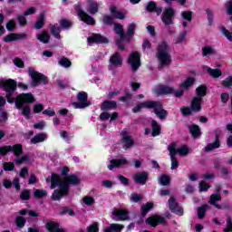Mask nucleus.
<instances>
[{
    "label": "nucleus",
    "mask_w": 232,
    "mask_h": 232,
    "mask_svg": "<svg viewBox=\"0 0 232 232\" xmlns=\"http://www.w3.org/2000/svg\"><path fill=\"white\" fill-rule=\"evenodd\" d=\"M220 185L216 186L215 193L210 196L208 200V204L211 206H215L217 209H222V206H220L217 202H220L222 200V196H220Z\"/></svg>",
    "instance_id": "12"
},
{
    "label": "nucleus",
    "mask_w": 232,
    "mask_h": 232,
    "mask_svg": "<svg viewBox=\"0 0 232 232\" xmlns=\"http://www.w3.org/2000/svg\"><path fill=\"white\" fill-rule=\"evenodd\" d=\"M21 113L24 117H25V119H29L30 113H32V108L26 105L24 107Z\"/></svg>",
    "instance_id": "52"
},
{
    "label": "nucleus",
    "mask_w": 232,
    "mask_h": 232,
    "mask_svg": "<svg viewBox=\"0 0 232 232\" xmlns=\"http://www.w3.org/2000/svg\"><path fill=\"white\" fill-rule=\"evenodd\" d=\"M221 34H223V35H225V37L228 40V41H232V35L231 33L229 31H227V29L226 28H221Z\"/></svg>",
    "instance_id": "61"
},
{
    "label": "nucleus",
    "mask_w": 232,
    "mask_h": 232,
    "mask_svg": "<svg viewBox=\"0 0 232 232\" xmlns=\"http://www.w3.org/2000/svg\"><path fill=\"white\" fill-rule=\"evenodd\" d=\"M109 70H115L118 66H122V56L119 53H114L109 59Z\"/></svg>",
    "instance_id": "14"
},
{
    "label": "nucleus",
    "mask_w": 232,
    "mask_h": 232,
    "mask_svg": "<svg viewBox=\"0 0 232 232\" xmlns=\"http://www.w3.org/2000/svg\"><path fill=\"white\" fill-rule=\"evenodd\" d=\"M189 132L191 133L193 139H198V137H200L202 133L200 132V128L198 125H192L189 127Z\"/></svg>",
    "instance_id": "36"
},
{
    "label": "nucleus",
    "mask_w": 232,
    "mask_h": 232,
    "mask_svg": "<svg viewBox=\"0 0 232 232\" xmlns=\"http://www.w3.org/2000/svg\"><path fill=\"white\" fill-rule=\"evenodd\" d=\"M147 12H154L157 15H160L162 14V6L157 5V4L153 1L148 2L146 5Z\"/></svg>",
    "instance_id": "26"
},
{
    "label": "nucleus",
    "mask_w": 232,
    "mask_h": 232,
    "mask_svg": "<svg viewBox=\"0 0 232 232\" xmlns=\"http://www.w3.org/2000/svg\"><path fill=\"white\" fill-rule=\"evenodd\" d=\"M207 72L213 77V79H218V77L222 75V72L218 69L208 68Z\"/></svg>",
    "instance_id": "46"
},
{
    "label": "nucleus",
    "mask_w": 232,
    "mask_h": 232,
    "mask_svg": "<svg viewBox=\"0 0 232 232\" xmlns=\"http://www.w3.org/2000/svg\"><path fill=\"white\" fill-rule=\"evenodd\" d=\"M146 224H149V226H151L152 227H157L159 224H164L166 222V219L160 216H152L146 219Z\"/></svg>",
    "instance_id": "24"
},
{
    "label": "nucleus",
    "mask_w": 232,
    "mask_h": 232,
    "mask_svg": "<svg viewBox=\"0 0 232 232\" xmlns=\"http://www.w3.org/2000/svg\"><path fill=\"white\" fill-rule=\"evenodd\" d=\"M6 29L8 30V32H14V30H15V21L10 20L9 22H7Z\"/></svg>",
    "instance_id": "59"
},
{
    "label": "nucleus",
    "mask_w": 232,
    "mask_h": 232,
    "mask_svg": "<svg viewBox=\"0 0 232 232\" xmlns=\"http://www.w3.org/2000/svg\"><path fill=\"white\" fill-rule=\"evenodd\" d=\"M150 209H153V202H147L141 207V216L146 217Z\"/></svg>",
    "instance_id": "41"
},
{
    "label": "nucleus",
    "mask_w": 232,
    "mask_h": 232,
    "mask_svg": "<svg viewBox=\"0 0 232 232\" xmlns=\"http://www.w3.org/2000/svg\"><path fill=\"white\" fill-rule=\"evenodd\" d=\"M82 202L86 205V206H93V204L95 203V199L92 197H84L82 199Z\"/></svg>",
    "instance_id": "55"
},
{
    "label": "nucleus",
    "mask_w": 232,
    "mask_h": 232,
    "mask_svg": "<svg viewBox=\"0 0 232 232\" xmlns=\"http://www.w3.org/2000/svg\"><path fill=\"white\" fill-rule=\"evenodd\" d=\"M112 220L115 222H124L130 220V213L126 209L114 208L112 210Z\"/></svg>",
    "instance_id": "11"
},
{
    "label": "nucleus",
    "mask_w": 232,
    "mask_h": 232,
    "mask_svg": "<svg viewBox=\"0 0 232 232\" xmlns=\"http://www.w3.org/2000/svg\"><path fill=\"white\" fill-rule=\"evenodd\" d=\"M218 148H220V140L218 139V135H217L214 142L209 143L205 147V151H213V150Z\"/></svg>",
    "instance_id": "30"
},
{
    "label": "nucleus",
    "mask_w": 232,
    "mask_h": 232,
    "mask_svg": "<svg viewBox=\"0 0 232 232\" xmlns=\"http://www.w3.org/2000/svg\"><path fill=\"white\" fill-rule=\"evenodd\" d=\"M46 18V15L42 13L40 14L36 23L34 24V28L36 30H41V28H43V26H44V19Z\"/></svg>",
    "instance_id": "34"
},
{
    "label": "nucleus",
    "mask_w": 232,
    "mask_h": 232,
    "mask_svg": "<svg viewBox=\"0 0 232 232\" xmlns=\"http://www.w3.org/2000/svg\"><path fill=\"white\" fill-rule=\"evenodd\" d=\"M76 14L85 23V24H91V26H93L95 24V20L91 15L87 14L86 12H84L82 9H81L80 5L75 6Z\"/></svg>",
    "instance_id": "13"
},
{
    "label": "nucleus",
    "mask_w": 232,
    "mask_h": 232,
    "mask_svg": "<svg viewBox=\"0 0 232 232\" xmlns=\"http://www.w3.org/2000/svg\"><path fill=\"white\" fill-rule=\"evenodd\" d=\"M79 182H81V179L75 174L65 177L63 180L61 179V176L52 174L51 189H55V188H58L53 191L51 197L52 200H61L63 197H66V195H68L70 184L75 186L79 184Z\"/></svg>",
    "instance_id": "2"
},
{
    "label": "nucleus",
    "mask_w": 232,
    "mask_h": 232,
    "mask_svg": "<svg viewBox=\"0 0 232 232\" xmlns=\"http://www.w3.org/2000/svg\"><path fill=\"white\" fill-rule=\"evenodd\" d=\"M117 107V102L113 101H107L102 103L101 110H113Z\"/></svg>",
    "instance_id": "35"
},
{
    "label": "nucleus",
    "mask_w": 232,
    "mask_h": 232,
    "mask_svg": "<svg viewBox=\"0 0 232 232\" xmlns=\"http://www.w3.org/2000/svg\"><path fill=\"white\" fill-rule=\"evenodd\" d=\"M169 208L172 213L182 217L184 215V209L177 203V199L175 198H169Z\"/></svg>",
    "instance_id": "19"
},
{
    "label": "nucleus",
    "mask_w": 232,
    "mask_h": 232,
    "mask_svg": "<svg viewBox=\"0 0 232 232\" xmlns=\"http://www.w3.org/2000/svg\"><path fill=\"white\" fill-rule=\"evenodd\" d=\"M129 64H130L133 72H137L140 66V53L139 52H133L129 56Z\"/></svg>",
    "instance_id": "17"
},
{
    "label": "nucleus",
    "mask_w": 232,
    "mask_h": 232,
    "mask_svg": "<svg viewBox=\"0 0 232 232\" xmlns=\"http://www.w3.org/2000/svg\"><path fill=\"white\" fill-rule=\"evenodd\" d=\"M122 229H124V225L112 223L104 229V232H122Z\"/></svg>",
    "instance_id": "28"
},
{
    "label": "nucleus",
    "mask_w": 232,
    "mask_h": 232,
    "mask_svg": "<svg viewBox=\"0 0 232 232\" xmlns=\"http://www.w3.org/2000/svg\"><path fill=\"white\" fill-rule=\"evenodd\" d=\"M176 153H179L180 157H186L189 153V149L188 146L182 145L179 148H176Z\"/></svg>",
    "instance_id": "42"
},
{
    "label": "nucleus",
    "mask_w": 232,
    "mask_h": 232,
    "mask_svg": "<svg viewBox=\"0 0 232 232\" xmlns=\"http://www.w3.org/2000/svg\"><path fill=\"white\" fill-rule=\"evenodd\" d=\"M34 195L35 198H44V197H46L48 195V192L43 189H35Z\"/></svg>",
    "instance_id": "49"
},
{
    "label": "nucleus",
    "mask_w": 232,
    "mask_h": 232,
    "mask_svg": "<svg viewBox=\"0 0 232 232\" xmlns=\"http://www.w3.org/2000/svg\"><path fill=\"white\" fill-rule=\"evenodd\" d=\"M48 139V134L40 133L31 139V144H39V142H44Z\"/></svg>",
    "instance_id": "31"
},
{
    "label": "nucleus",
    "mask_w": 232,
    "mask_h": 232,
    "mask_svg": "<svg viewBox=\"0 0 232 232\" xmlns=\"http://www.w3.org/2000/svg\"><path fill=\"white\" fill-rule=\"evenodd\" d=\"M193 82H195V79L188 78L180 84V88L184 91L188 90L189 88H191V86H193Z\"/></svg>",
    "instance_id": "40"
},
{
    "label": "nucleus",
    "mask_w": 232,
    "mask_h": 232,
    "mask_svg": "<svg viewBox=\"0 0 232 232\" xmlns=\"http://www.w3.org/2000/svg\"><path fill=\"white\" fill-rule=\"evenodd\" d=\"M121 148L125 150H128L133 146H135V141H133V138L128 132V129H123L121 131Z\"/></svg>",
    "instance_id": "7"
},
{
    "label": "nucleus",
    "mask_w": 232,
    "mask_h": 232,
    "mask_svg": "<svg viewBox=\"0 0 232 232\" xmlns=\"http://www.w3.org/2000/svg\"><path fill=\"white\" fill-rule=\"evenodd\" d=\"M173 17H175V10L171 7H167L161 14V21L165 26H169L173 24Z\"/></svg>",
    "instance_id": "10"
},
{
    "label": "nucleus",
    "mask_w": 232,
    "mask_h": 232,
    "mask_svg": "<svg viewBox=\"0 0 232 232\" xmlns=\"http://www.w3.org/2000/svg\"><path fill=\"white\" fill-rule=\"evenodd\" d=\"M170 156L171 167L170 169H177L179 168V160H177V145L172 143L168 148Z\"/></svg>",
    "instance_id": "15"
},
{
    "label": "nucleus",
    "mask_w": 232,
    "mask_h": 232,
    "mask_svg": "<svg viewBox=\"0 0 232 232\" xmlns=\"http://www.w3.org/2000/svg\"><path fill=\"white\" fill-rule=\"evenodd\" d=\"M87 12L92 14H97V12H99V5L94 1L89 2L87 5Z\"/></svg>",
    "instance_id": "33"
},
{
    "label": "nucleus",
    "mask_w": 232,
    "mask_h": 232,
    "mask_svg": "<svg viewBox=\"0 0 232 232\" xmlns=\"http://www.w3.org/2000/svg\"><path fill=\"white\" fill-rule=\"evenodd\" d=\"M208 19V24L211 26L213 24V12L210 9L206 10Z\"/></svg>",
    "instance_id": "64"
},
{
    "label": "nucleus",
    "mask_w": 232,
    "mask_h": 232,
    "mask_svg": "<svg viewBox=\"0 0 232 232\" xmlns=\"http://www.w3.org/2000/svg\"><path fill=\"white\" fill-rule=\"evenodd\" d=\"M28 73L32 79V82H31L32 88H37V86H39L41 84L48 83V77H46L43 73L35 71V69L29 67Z\"/></svg>",
    "instance_id": "5"
},
{
    "label": "nucleus",
    "mask_w": 232,
    "mask_h": 232,
    "mask_svg": "<svg viewBox=\"0 0 232 232\" xmlns=\"http://www.w3.org/2000/svg\"><path fill=\"white\" fill-rule=\"evenodd\" d=\"M58 64H59V66H62V68H71L72 67V62L70 61V59H68L64 56L62 57L58 61Z\"/></svg>",
    "instance_id": "39"
},
{
    "label": "nucleus",
    "mask_w": 232,
    "mask_h": 232,
    "mask_svg": "<svg viewBox=\"0 0 232 232\" xmlns=\"http://www.w3.org/2000/svg\"><path fill=\"white\" fill-rule=\"evenodd\" d=\"M209 189V186L205 181L199 182V191H208Z\"/></svg>",
    "instance_id": "63"
},
{
    "label": "nucleus",
    "mask_w": 232,
    "mask_h": 232,
    "mask_svg": "<svg viewBox=\"0 0 232 232\" xmlns=\"http://www.w3.org/2000/svg\"><path fill=\"white\" fill-rule=\"evenodd\" d=\"M223 232H232V218L227 217L226 227L223 229Z\"/></svg>",
    "instance_id": "50"
},
{
    "label": "nucleus",
    "mask_w": 232,
    "mask_h": 232,
    "mask_svg": "<svg viewBox=\"0 0 232 232\" xmlns=\"http://www.w3.org/2000/svg\"><path fill=\"white\" fill-rule=\"evenodd\" d=\"M113 181H111V180H103V181H102V183H101V185H102V188H113Z\"/></svg>",
    "instance_id": "60"
},
{
    "label": "nucleus",
    "mask_w": 232,
    "mask_h": 232,
    "mask_svg": "<svg viewBox=\"0 0 232 232\" xmlns=\"http://www.w3.org/2000/svg\"><path fill=\"white\" fill-rule=\"evenodd\" d=\"M20 198L22 200H29L30 199V191H28V190L22 191V193L20 195Z\"/></svg>",
    "instance_id": "62"
},
{
    "label": "nucleus",
    "mask_w": 232,
    "mask_h": 232,
    "mask_svg": "<svg viewBox=\"0 0 232 232\" xmlns=\"http://www.w3.org/2000/svg\"><path fill=\"white\" fill-rule=\"evenodd\" d=\"M222 86H224V88H230V86H232V76H228L227 78H226L222 82Z\"/></svg>",
    "instance_id": "56"
},
{
    "label": "nucleus",
    "mask_w": 232,
    "mask_h": 232,
    "mask_svg": "<svg viewBox=\"0 0 232 232\" xmlns=\"http://www.w3.org/2000/svg\"><path fill=\"white\" fill-rule=\"evenodd\" d=\"M46 228L49 232H65L64 228L60 224L55 222H49L46 224Z\"/></svg>",
    "instance_id": "27"
},
{
    "label": "nucleus",
    "mask_w": 232,
    "mask_h": 232,
    "mask_svg": "<svg viewBox=\"0 0 232 232\" xmlns=\"http://www.w3.org/2000/svg\"><path fill=\"white\" fill-rule=\"evenodd\" d=\"M215 53V51L210 46H206L202 49V54L204 57H207L208 55H213Z\"/></svg>",
    "instance_id": "51"
},
{
    "label": "nucleus",
    "mask_w": 232,
    "mask_h": 232,
    "mask_svg": "<svg viewBox=\"0 0 232 232\" xmlns=\"http://www.w3.org/2000/svg\"><path fill=\"white\" fill-rule=\"evenodd\" d=\"M3 168L5 171H13L14 168H15V165L13 162H6L4 163Z\"/></svg>",
    "instance_id": "57"
},
{
    "label": "nucleus",
    "mask_w": 232,
    "mask_h": 232,
    "mask_svg": "<svg viewBox=\"0 0 232 232\" xmlns=\"http://www.w3.org/2000/svg\"><path fill=\"white\" fill-rule=\"evenodd\" d=\"M51 34L55 37L56 39H61V26H58L57 24L51 25Z\"/></svg>",
    "instance_id": "38"
},
{
    "label": "nucleus",
    "mask_w": 232,
    "mask_h": 232,
    "mask_svg": "<svg viewBox=\"0 0 232 232\" xmlns=\"http://www.w3.org/2000/svg\"><path fill=\"white\" fill-rule=\"evenodd\" d=\"M209 209L208 205H203L198 208V218L202 219L204 217H206V211Z\"/></svg>",
    "instance_id": "43"
},
{
    "label": "nucleus",
    "mask_w": 232,
    "mask_h": 232,
    "mask_svg": "<svg viewBox=\"0 0 232 232\" xmlns=\"http://www.w3.org/2000/svg\"><path fill=\"white\" fill-rule=\"evenodd\" d=\"M156 57L160 68L171 64V54L169 53V44H168V42H161L158 45Z\"/></svg>",
    "instance_id": "4"
},
{
    "label": "nucleus",
    "mask_w": 232,
    "mask_h": 232,
    "mask_svg": "<svg viewBox=\"0 0 232 232\" xmlns=\"http://www.w3.org/2000/svg\"><path fill=\"white\" fill-rule=\"evenodd\" d=\"M137 28V24L130 23L127 27V33L125 34V41L130 43L131 39H133V35H135V29Z\"/></svg>",
    "instance_id": "25"
},
{
    "label": "nucleus",
    "mask_w": 232,
    "mask_h": 232,
    "mask_svg": "<svg viewBox=\"0 0 232 232\" xmlns=\"http://www.w3.org/2000/svg\"><path fill=\"white\" fill-rule=\"evenodd\" d=\"M181 17L182 19H184L185 21H188L191 22L193 19V12L191 11H183L181 13Z\"/></svg>",
    "instance_id": "48"
},
{
    "label": "nucleus",
    "mask_w": 232,
    "mask_h": 232,
    "mask_svg": "<svg viewBox=\"0 0 232 232\" xmlns=\"http://www.w3.org/2000/svg\"><path fill=\"white\" fill-rule=\"evenodd\" d=\"M14 151V155L16 157H19L23 153V145L22 144H16L14 146H6L0 149V155H6L8 151Z\"/></svg>",
    "instance_id": "18"
},
{
    "label": "nucleus",
    "mask_w": 232,
    "mask_h": 232,
    "mask_svg": "<svg viewBox=\"0 0 232 232\" xmlns=\"http://www.w3.org/2000/svg\"><path fill=\"white\" fill-rule=\"evenodd\" d=\"M111 12L116 19H124L126 17V14L121 11H117L115 7H111Z\"/></svg>",
    "instance_id": "45"
},
{
    "label": "nucleus",
    "mask_w": 232,
    "mask_h": 232,
    "mask_svg": "<svg viewBox=\"0 0 232 232\" xmlns=\"http://www.w3.org/2000/svg\"><path fill=\"white\" fill-rule=\"evenodd\" d=\"M151 127H152V137H158V135H160V125L157 122V121L152 120Z\"/></svg>",
    "instance_id": "37"
},
{
    "label": "nucleus",
    "mask_w": 232,
    "mask_h": 232,
    "mask_svg": "<svg viewBox=\"0 0 232 232\" xmlns=\"http://www.w3.org/2000/svg\"><path fill=\"white\" fill-rule=\"evenodd\" d=\"M142 108H147V109H152L154 110L155 115L159 117L161 121L166 119L168 117V111L166 110L162 109V103L160 102H155V101H147L143 102L137 106H135L132 109L133 113H139Z\"/></svg>",
    "instance_id": "3"
},
{
    "label": "nucleus",
    "mask_w": 232,
    "mask_h": 232,
    "mask_svg": "<svg viewBox=\"0 0 232 232\" xmlns=\"http://www.w3.org/2000/svg\"><path fill=\"white\" fill-rule=\"evenodd\" d=\"M128 164H130V161L126 158L112 159L107 162V169H109V171H113V169H115L128 166Z\"/></svg>",
    "instance_id": "8"
},
{
    "label": "nucleus",
    "mask_w": 232,
    "mask_h": 232,
    "mask_svg": "<svg viewBox=\"0 0 232 232\" xmlns=\"http://www.w3.org/2000/svg\"><path fill=\"white\" fill-rule=\"evenodd\" d=\"M87 232H99V223L95 222L87 227Z\"/></svg>",
    "instance_id": "54"
},
{
    "label": "nucleus",
    "mask_w": 232,
    "mask_h": 232,
    "mask_svg": "<svg viewBox=\"0 0 232 232\" xmlns=\"http://www.w3.org/2000/svg\"><path fill=\"white\" fill-rule=\"evenodd\" d=\"M174 88L168 85H158L154 89V93L156 95H169V93H173Z\"/></svg>",
    "instance_id": "23"
},
{
    "label": "nucleus",
    "mask_w": 232,
    "mask_h": 232,
    "mask_svg": "<svg viewBox=\"0 0 232 232\" xmlns=\"http://www.w3.org/2000/svg\"><path fill=\"white\" fill-rule=\"evenodd\" d=\"M186 35H188V33L186 31L180 33L179 35L176 38V44H180L184 43Z\"/></svg>",
    "instance_id": "53"
},
{
    "label": "nucleus",
    "mask_w": 232,
    "mask_h": 232,
    "mask_svg": "<svg viewBox=\"0 0 232 232\" xmlns=\"http://www.w3.org/2000/svg\"><path fill=\"white\" fill-rule=\"evenodd\" d=\"M59 23L61 28H63L64 30H69V28H72V26H73V23L67 19H62Z\"/></svg>",
    "instance_id": "44"
},
{
    "label": "nucleus",
    "mask_w": 232,
    "mask_h": 232,
    "mask_svg": "<svg viewBox=\"0 0 232 232\" xmlns=\"http://www.w3.org/2000/svg\"><path fill=\"white\" fill-rule=\"evenodd\" d=\"M114 32L117 34V35H120V39L116 42V44L119 48V50H124L125 47L122 44V41H125V34H124V29L122 28V25L119 24H114Z\"/></svg>",
    "instance_id": "16"
},
{
    "label": "nucleus",
    "mask_w": 232,
    "mask_h": 232,
    "mask_svg": "<svg viewBox=\"0 0 232 232\" xmlns=\"http://www.w3.org/2000/svg\"><path fill=\"white\" fill-rule=\"evenodd\" d=\"M158 182L160 186H169V182H171V179L169 178V176L166 174H161L158 178Z\"/></svg>",
    "instance_id": "32"
},
{
    "label": "nucleus",
    "mask_w": 232,
    "mask_h": 232,
    "mask_svg": "<svg viewBox=\"0 0 232 232\" xmlns=\"http://www.w3.org/2000/svg\"><path fill=\"white\" fill-rule=\"evenodd\" d=\"M25 222H26V220H24V218H23V217H17L15 219L17 227H24Z\"/></svg>",
    "instance_id": "58"
},
{
    "label": "nucleus",
    "mask_w": 232,
    "mask_h": 232,
    "mask_svg": "<svg viewBox=\"0 0 232 232\" xmlns=\"http://www.w3.org/2000/svg\"><path fill=\"white\" fill-rule=\"evenodd\" d=\"M36 39H38L40 43H44V44H48V43H50V34L46 31H42L36 34Z\"/></svg>",
    "instance_id": "29"
},
{
    "label": "nucleus",
    "mask_w": 232,
    "mask_h": 232,
    "mask_svg": "<svg viewBox=\"0 0 232 232\" xmlns=\"http://www.w3.org/2000/svg\"><path fill=\"white\" fill-rule=\"evenodd\" d=\"M78 97V101L79 102H73L72 106L77 110H82L84 108H88V106H90V104H92L89 101H88V93L84 92H81L78 93L77 95Z\"/></svg>",
    "instance_id": "9"
},
{
    "label": "nucleus",
    "mask_w": 232,
    "mask_h": 232,
    "mask_svg": "<svg viewBox=\"0 0 232 232\" xmlns=\"http://www.w3.org/2000/svg\"><path fill=\"white\" fill-rule=\"evenodd\" d=\"M0 88H3V90H5V92H6L5 97L7 99V102L10 104H14V106L15 108H17V110H21L25 102H35V97H34V94H32V92L22 93L17 95L16 99L14 98L12 96V93H14L15 90H17V82H15V81L12 79H0Z\"/></svg>",
    "instance_id": "1"
},
{
    "label": "nucleus",
    "mask_w": 232,
    "mask_h": 232,
    "mask_svg": "<svg viewBox=\"0 0 232 232\" xmlns=\"http://www.w3.org/2000/svg\"><path fill=\"white\" fill-rule=\"evenodd\" d=\"M87 43H88L89 46H92V44H93V43H96L98 44H108L109 40H108V38H106L101 34H92L87 38Z\"/></svg>",
    "instance_id": "21"
},
{
    "label": "nucleus",
    "mask_w": 232,
    "mask_h": 232,
    "mask_svg": "<svg viewBox=\"0 0 232 232\" xmlns=\"http://www.w3.org/2000/svg\"><path fill=\"white\" fill-rule=\"evenodd\" d=\"M132 179L136 184H140V186H145L146 182H148L150 179V173L146 171L138 172L133 175Z\"/></svg>",
    "instance_id": "20"
},
{
    "label": "nucleus",
    "mask_w": 232,
    "mask_h": 232,
    "mask_svg": "<svg viewBox=\"0 0 232 232\" xmlns=\"http://www.w3.org/2000/svg\"><path fill=\"white\" fill-rule=\"evenodd\" d=\"M26 33L22 34H9L3 38L4 43H14V41H21L26 39Z\"/></svg>",
    "instance_id": "22"
},
{
    "label": "nucleus",
    "mask_w": 232,
    "mask_h": 232,
    "mask_svg": "<svg viewBox=\"0 0 232 232\" xmlns=\"http://www.w3.org/2000/svg\"><path fill=\"white\" fill-rule=\"evenodd\" d=\"M202 110V98L194 97L191 101V108L181 107L180 111L183 115H191L193 111H200Z\"/></svg>",
    "instance_id": "6"
},
{
    "label": "nucleus",
    "mask_w": 232,
    "mask_h": 232,
    "mask_svg": "<svg viewBox=\"0 0 232 232\" xmlns=\"http://www.w3.org/2000/svg\"><path fill=\"white\" fill-rule=\"evenodd\" d=\"M206 86L200 85L196 89V97H199V99H202V97H206Z\"/></svg>",
    "instance_id": "47"
}]
</instances>
